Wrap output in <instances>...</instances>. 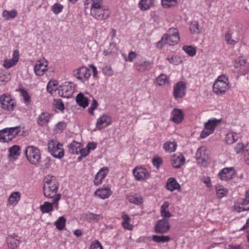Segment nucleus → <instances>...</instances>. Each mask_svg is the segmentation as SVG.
<instances>
[{"label": "nucleus", "mask_w": 249, "mask_h": 249, "mask_svg": "<svg viewBox=\"0 0 249 249\" xmlns=\"http://www.w3.org/2000/svg\"><path fill=\"white\" fill-rule=\"evenodd\" d=\"M58 183L56 178L48 175L44 178L43 191L44 196L48 198H53V204L55 205L61 197V195L57 194Z\"/></svg>", "instance_id": "obj_1"}, {"label": "nucleus", "mask_w": 249, "mask_h": 249, "mask_svg": "<svg viewBox=\"0 0 249 249\" xmlns=\"http://www.w3.org/2000/svg\"><path fill=\"white\" fill-rule=\"evenodd\" d=\"M90 15L98 20H104L108 18L110 13L104 0H91Z\"/></svg>", "instance_id": "obj_2"}, {"label": "nucleus", "mask_w": 249, "mask_h": 249, "mask_svg": "<svg viewBox=\"0 0 249 249\" xmlns=\"http://www.w3.org/2000/svg\"><path fill=\"white\" fill-rule=\"evenodd\" d=\"M230 87L229 77L225 74L218 76L213 86V92L217 95L225 93Z\"/></svg>", "instance_id": "obj_3"}, {"label": "nucleus", "mask_w": 249, "mask_h": 249, "mask_svg": "<svg viewBox=\"0 0 249 249\" xmlns=\"http://www.w3.org/2000/svg\"><path fill=\"white\" fill-rule=\"evenodd\" d=\"M24 154L28 162L33 165L38 164L41 160V151L36 146L29 145L26 147Z\"/></svg>", "instance_id": "obj_4"}, {"label": "nucleus", "mask_w": 249, "mask_h": 249, "mask_svg": "<svg viewBox=\"0 0 249 249\" xmlns=\"http://www.w3.org/2000/svg\"><path fill=\"white\" fill-rule=\"evenodd\" d=\"M179 41V36L178 29L170 28L166 35H164L160 40L158 43V46L160 45L168 44L174 45Z\"/></svg>", "instance_id": "obj_5"}, {"label": "nucleus", "mask_w": 249, "mask_h": 249, "mask_svg": "<svg viewBox=\"0 0 249 249\" xmlns=\"http://www.w3.org/2000/svg\"><path fill=\"white\" fill-rule=\"evenodd\" d=\"M49 152L55 158L60 159L64 156V150L62 143L57 140H52L48 142Z\"/></svg>", "instance_id": "obj_6"}, {"label": "nucleus", "mask_w": 249, "mask_h": 249, "mask_svg": "<svg viewBox=\"0 0 249 249\" xmlns=\"http://www.w3.org/2000/svg\"><path fill=\"white\" fill-rule=\"evenodd\" d=\"M20 131L19 126L4 128L0 131V142H7L12 141Z\"/></svg>", "instance_id": "obj_7"}, {"label": "nucleus", "mask_w": 249, "mask_h": 249, "mask_svg": "<svg viewBox=\"0 0 249 249\" xmlns=\"http://www.w3.org/2000/svg\"><path fill=\"white\" fill-rule=\"evenodd\" d=\"M221 119H217L215 118H212L205 123L204 127L200 134V138L204 139L212 134L216 127L221 122Z\"/></svg>", "instance_id": "obj_8"}, {"label": "nucleus", "mask_w": 249, "mask_h": 249, "mask_svg": "<svg viewBox=\"0 0 249 249\" xmlns=\"http://www.w3.org/2000/svg\"><path fill=\"white\" fill-rule=\"evenodd\" d=\"M74 76L83 83L88 82L91 75V72L89 69L86 67H81L73 71Z\"/></svg>", "instance_id": "obj_9"}, {"label": "nucleus", "mask_w": 249, "mask_h": 249, "mask_svg": "<svg viewBox=\"0 0 249 249\" xmlns=\"http://www.w3.org/2000/svg\"><path fill=\"white\" fill-rule=\"evenodd\" d=\"M48 61L44 58L37 60L34 66V71L36 75L42 76L48 70Z\"/></svg>", "instance_id": "obj_10"}, {"label": "nucleus", "mask_w": 249, "mask_h": 249, "mask_svg": "<svg viewBox=\"0 0 249 249\" xmlns=\"http://www.w3.org/2000/svg\"><path fill=\"white\" fill-rule=\"evenodd\" d=\"M74 91L73 83L70 82H65L60 86L58 89V93L62 97L64 98L71 97Z\"/></svg>", "instance_id": "obj_11"}, {"label": "nucleus", "mask_w": 249, "mask_h": 249, "mask_svg": "<svg viewBox=\"0 0 249 249\" xmlns=\"http://www.w3.org/2000/svg\"><path fill=\"white\" fill-rule=\"evenodd\" d=\"M133 174L136 180H145L150 177V173L147 169L141 166H137L133 170Z\"/></svg>", "instance_id": "obj_12"}, {"label": "nucleus", "mask_w": 249, "mask_h": 249, "mask_svg": "<svg viewBox=\"0 0 249 249\" xmlns=\"http://www.w3.org/2000/svg\"><path fill=\"white\" fill-rule=\"evenodd\" d=\"M0 103L1 107L8 111L13 110L16 105L14 99L5 95H2L0 97Z\"/></svg>", "instance_id": "obj_13"}, {"label": "nucleus", "mask_w": 249, "mask_h": 249, "mask_svg": "<svg viewBox=\"0 0 249 249\" xmlns=\"http://www.w3.org/2000/svg\"><path fill=\"white\" fill-rule=\"evenodd\" d=\"M186 84L182 81L178 82L174 87L173 95L174 98L176 99L182 98L186 94Z\"/></svg>", "instance_id": "obj_14"}, {"label": "nucleus", "mask_w": 249, "mask_h": 249, "mask_svg": "<svg viewBox=\"0 0 249 249\" xmlns=\"http://www.w3.org/2000/svg\"><path fill=\"white\" fill-rule=\"evenodd\" d=\"M109 172V168L107 167H103L101 168L95 175L93 182L96 186L101 185L103 180L107 177Z\"/></svg>", "instance_id": "obj_15"}, {"label": "nucleus", "mask_w": 249, "mask_h": 249, "mask_svg": "<svg viewBox=\"0 0 249 249\" xmlns=\"http://www.w3.org/2000/svg\"><path fill=\"white\" fill-rule=\"evenodd\" d=\"M19 53L17 50H15L12 54L11 59L6 58L3 62L2 66L6 69H9L16 66L19 59Z\"/></svg>", "instance_id": "obj_16"}, {"label": "nucleus", "mask_w": 249, "mask_h": 249, "mask_svg": "<svg viewBox=\"0 0 249 249\" xmlns=\"http://www.w3.org/2000/svg\"><path fill=\"white\" fill-rule=\"evenodd\" d=\"M112 123L111 117L107 114H103L100 116L96 123V127L98 130H101L105 128Z\"/></svg>", "instance_id": "obj_17"}, {"label": "nucleus", "mask_w": 249, "mask_h": 249, "mask_svg": "<svg viewBox=\"0 0 249 249\" xmlns=\"http://www.w3.org/2000/svg\"><path fill=\"white\" fill-rule=\"evenodd\" d=\"M196 158L197 162L203 164L209 159V152L207 148L205 146H201L197 149Z\"/></svg>", "instance_id": "obj_18"}, {"label": "nucleus", "mask_w": 249, "mask_h": 249, "mask_svg": "<svg viewBox=\"0 0 249 249\" xmlns=\"http://www.w3.org/2000/svg\"><path fill=\"white\" fill-rule=\"evenodd\" d=\"M236 31L234 29H228L225 35V40L227 43L229 45H234L240 39L238 34L234 36Z\"/></svg>", "instance_id": "obj_19"}, {"label": "nucleus", "mask_w": 249, "mask_h": 249, "mask_svg": "<svg viewBox=\"0 0 249 249\" xmlns=\"http://www.w3.org/2000/svg\"><path fill=\"white\" fill-rule=\"evenodd\" d=\"M234 170L232 167H226L220 171L218 176L221 180L227 181L232 178Z\"/></svg>", "instance_id": "obj_20"}, {"label": "nucleus", "mask_w": 249, "mask_h": 249, "mask_svg": "<svg viewBox=\"0 0 249 249\" xmlns=\"http://www.w3.org/2000/svg\"><path fill=\"white\" fill-rule=\"evenodd\" d=\"M112 194L111 187L109 186H103L96 190L94 192L95 196L102 199L108 198Z\"/></svg>", "instance_id": "obj_21"}, {"label": "nucleus", "mask_w": 249, "mask_h": 249, "mask_svg": "<svg viewBox=\"0 0 249 249\" xmlns=\"http://www.w3.org/2000/svg\"><path fill=\"white\" fill-rule=\"evenodd\" d=\"M171 161L173 166L178 169L184 164L185 159L181 153H177L172 156Z\"/></svg>", "instance_id": "obj_22"}, {"label": "nucleus", "mask_w": 249, "mask_h": 249, "mask_svg": "<svg viewBox=\"0 0 249 249\" xmlns=\"http://www.w3.org/2000/svg\"><path fill=\"white\" fill-rule=\"evenodd\" d=\"M170 229V224L167 219H163L157 221L155 226V231L158 233H166Z\"/></svg>", "instance_id": "obj_23"}, {"label": "nucleus", "mask_w": 249, "mask_h": 249, "mask_svg": "<svg viewBox=\"0 0 249 249\" xmlns=\"http://www.w3.org/2000/svg\"><path fill=\"white\" fill-rule=\"evenodd\" d=\"M184 118V114L181 109L175 108L171 113L170 119L174 123L178 124L181 123Z\"/></svg>", "instance_id": "obj_24"}, {"label": "nucleus", "mask_w": 249, "mask_h": 249, "mask_svg": "<svg viewBox=\"0 0 249 249\" xmlns=\"http://www.w3.org/2000/svg\"><path fill=\"white\" fill-rule=\"evenodd\" d=\"M153 63L145 60L142 59L134 64L135 69L140 72L149 71L152 68Z\"/></svg>", "instance_id": "obj_25"}, {"label": "nucleus", "mask_w": 249, "mask_h": 249, "mask_svg": "<svg viewBox=\"0 0 249 249\" xmlns=\"http://www.w3.org/2000/svg\"><path fill=\"white\" fill-rule=\"evenodd\" d=\"M20 237L15 233L9 235L6 238V243L9 248L15 249L19 245Z\"/></svg>", "instance_id": "obj_26"}, {"label": "nucleus", "mask_w": 249, "mask_h": 249, "mask_svg": "<svg viewBox=\"0 0 249 249\" xmlns=\"http://www.w3.org/2000/svg\"><path fill=\"white\" fill-rule=\"evenodd\" d=\"M9 158L10 160H16L20 154V147L17 145H14L8 149Z\"/></svg>", "instance_id": "obj_27"}, {"label": "nucleus", "mask_w": 249, "mask_h": 249, "mask_svg": "<svg viewBox=\"0 0 249 249\" xmlns=\"http://www.w3.org/2000/svg\"><path fill=\"white\" fill-rule=\"evenodd\" d=\"M21 198V194L19 192H13L10 195L8 198V204L15 206L19 202Z\"/></svg>", "instance_id": "obj_28"}, {"label": "nucleus", "mask_w": 249, "mask_h": 249, "mask_svg": "<svg viewBox=\"0 0 249 249\" xmlns=\"http://www.w3.org/2000/svg\"><path fill=\"white\" fill-rule=\"evenodd\" d=\"M126 197L130 203L135 205H140L143 202V197L138 194L128 195Z\"/></svg>", "instance_id": "obj_29"}, {"label": "nucleus", "mask_w": 249, "mask_h": 249, "mask_svg": "<svg viewBox=\"0 0 249 249\" xmlns=\"http://www.w3.org/2000/svg\"><path fill=\"white\" fill-rule=\"evenodd\" d=\"M155 0H141L138 7L143 11H147L154 6Z\"/></svg>", "instance_id": "obj_30"}, {"label": "nucleus", "mask_w": 249, "mask_h": 249, "mask_svg": "<svg viewBox=\"0 0 249 249\" xmlns=\"http://www.w3.org/2000/svg\"><path fill=\"white\" fill-rule=\"evenodd\" d=\"M166 188L168 190L173 192L180 189V185L174 178H170L166 182Z\"/></svg>", "instance_id": "obj_31"}, {"label": "nucleus", "mask_w": 249, "mask_h": 249, "mask_svg": "<svg viewBox=\"0 0 249 249\" xmlns=\"http://www.w3.org/2000/svg\"><path fill=\"white\" fill-rule=\"evenodd\" d=\"M51 115L48 112H42L37 118V123L39 126H45L48 124Z\"/></svg>", "instance_id": "obj_32"}, {"label": "nucleus", "mask_w": 249, "mask_h": 249, "mask_svg": "<svg viewBox=\"0 0 249 249\" xmlns=\"http://www.w3.org/2000/svg\"><path fill=\"white\" fill-rule=\"evenodd\" d=\"M76 101L77 104L83 108L87 107L89 104L88 98L82 93L77 94Z\"/></svg>", "instance_id": "obj_33"}, {"label": "nucleus", "mask_w": 249, "mask_h": 249, "mask_svg": "<svg viewBox=\"0 0 249 249\" xmlns=\"http://www.w3.org/2000/svg\"><path fill=\"white\" fill-rule=\"evenodd\" d=\"M169 204L167 201H164L160 207L161 216L163 219L169 218L171 216V213L169 211Z\"/></svg>", "instance_id": "obj_34"}, {"label": "nucleus", "mask_w": 249, "mask_h": 249, "mask_svg": "<svg viewBox=\"0 0 249 249\" xmlns=\"http://www.w3.org/2000/svg\"><path fill=\"white\" fill-rule=\"evenodd\" d=\"M177 147V142H166L163 144V148L168 153L174 152L176 150Z\"/></svg>", "instance_id": "obj_35"}, {"label": "nucleus", "mask_w": 249, "mask_h": 249, "mask_svg": "<svg viewBox=\"0 0 249 249\" xmlns=\"http://www.w3.org/2000/svg\"><path fill=\"white\" fill-rule=\"evenodd\" d=\"M155 83L159 86L168 85L169 78L166 75L162 73L156 78Z\"/></svg>", "instance_id": "obj_36"}, {"label": "nucleus", "mask_w": 249, "mask_h": 249, "mask_svg": "<svg viewBox=\"0 0 249 249\" xmlns=\"http://www.w3.org/2000/svg\"><path fill=\"white\" fill-rule=\"evenodd\" d=\"M238 137L235 132L231 131L229 132L225 138L226 142L229 144H232L237 141Z\"/></svg>", "instance_id": "obj_37"}, {"label": "nucleus", "mask_w": 249, "mask_h": 249, "mask_svg": "<svg viewBox=\"0 0 249 249\" xmlns=\"http://www.w3.org/2000/svg\"><path fill=\"white\" fill-rule=\"evenodd\" d=\"M81 147L80 143L73 141L69 146V151L73 154L78 155L79 153Z\"/></svg>", "instance_id": "obj_38"}, {"label": "nucleus", "mask_w": 249, "mask_h": 249, "mask_svg": "<svg viewBox=\"0 0 249 249\" xmlns=\"http://www.w3.org/2000/svg\"><path fill=\"white\" fill-rule=\"evenodd\" d=\"M18 15L17 10L14 9L11 11L3 10L2 13V17L6 20L14 18Z\"/></svg>", "instance_id": "obj_39"}, {"label": "nucleus", "mask_w": 249, "mask_h": 249, "mask_svg": "<svg viewBox=\"0 0 249 249\" xmlns=\"http://www.w3.org/2000/svg\"><path fill=\"white\" fill-rule=\"evenodd\" d=\"M86 218L89 222H94L97 223L102 216L100 214H95L89 212H87L85 214Z\"/></svg>", "instance_id": "obj_40"}, {"label": "nucleus", "mask_w": 249, "mask_h": 249, "mask_svg": "<svg viewBox=\"0 0 249 249\" xmlns=\"http://www.w3.org/2000/svg\"><path fill=\"white\" fill-rule=\"evenodd\" d=\"M53 202H45L43 205L39 207L40 210L43 213H48L53 211Z\"/></svg>", "instance_id": "obj_41"}, {"label": "nucleus", "mask_w": 249, "mask_h": 249, "mask_svg": "<svg viewBox=\"0 0 249 249\" xmlns=\"http://www.w3.org/2000/svg\"><path fill=\"white\" fill-rule=\"evenodd\" d=\"M166 59L170 63L174 65H178L182 61L181 58L177 55H168Z\"/></svg>", "instance_id": "obj_42"}, {"label": "nucleus", "mask_w": 249, "mask_h": 249, "mask_svg": "<svg viewBox=\"0 0 249 249\" xmlns=\"http://www.w3.org/2000/svg\"><path fill=\"white\" fill-rule=\"evenodd\" d=\"M58 82L56 80H51L49 82L47 86V91L53 94V92L57 89Z\"/></svg>", "instance_id": "obj_43"}, {"label": "nucleus", "mask_w": 249, "mask_h": 249, "mask_svg": "<svg viewBox=\"0 0 249 249\" xmlns=\"http://www.w3.org/2000/svg\"><path fill=\"white\" fill-rule=\"evenodd\" d=\"M66 219L64 216L59 217L55 222L54 225L58 230L60 231L63 230L66 225Z\"/></svg>", "instance_id": "obj_44"}, {"label": "nucleus", "mask_w": 249, "mask_h": 249, "mask_svg": "<svg viewBox=\"0 0 249 249\" xmlns=\"http://www.w3.org/2000/svg\"><path fill=\"white\" fill-rule=\"evenodd\" d=\"M178 0H161L162 6L164 8H168L176 6Z\"/></svg>", "instance_id": "obj_45"}, {"label": "nucleus", "mask_w": 249, "mask_h": 249, "mask_svg": "<svg viewBox=\"0 0 249 249\" xmlns=\"http://www.w3.org/2000/svg\"><path fill=\"white\" fill-rule=\"evenodd\" d=\"M10 74L5 71L0 70V85H4L10 80Z\"/></svg>", "instance_id": "obj_46"}, {"label": "nucleus", "mask_w": 249, "mask_h": 249, "mask_svg": "<svg viewBox=\"0 0 249 249\" xmlns=\"http://www.w3.org/2000/svg\"><path fill=\"white\" fill-rule=\"evenodd\" d=\"M152 239L157 243H165L169 242L170 240V238L168 236L154 235L152 236Z\"/></svg>", "instance_id": "obj_47"}, {"label": "nucleus", "mask_w": 249, "mask_h": 249, "mask_svg": "<svg viewBox=\"0 0 249 249\" xmlns=\"http://www.w3.org/2000/svg\"><path fill=\"white\" fill-rule=\"evenodd\" d=\"M123 219L122 225L126 229L131 230L133 228L132 225L129 224L130 217L127 214H124L122 216Z\"/></svg>", "instance_id": "obj_48"}, {"label": "nucleus", "mask_w": 249, "mask_h": 249, "mask_svg": "<svg viewBox=\"0 0 249 249\" xmlns=\"http://www.w3.org/2000/svg\"><path fill=\"white\" fill-rule=\"evenodd\" d=\"M216 194L218 198H222L226 196L228 194V190L222 186H217L216 187Z\"/></svg>", "instance_id": "obj_49"}, {"label": "nucleus", "mask_w": 249, "mask_h": 249, "mask_svg": "<svg viewBox=\"0 0 249 249\" xmlns=\"http://www.w3.org/2000/svg\"><path fill=\"white\" fill-rule=\"evenodd\" d=\"M63 8V5L57 2L54 3L52 6L51 10L54 14L58 15L62 11Z\"/></svg>", "instance_id": "obj_50"}, {"label": "nucleus", "mask_w": 249, "mask_h": 249, "mask_svg": "<svg viewBox=\"0 0 249 249\" xmlns=\"http://www.w3.org/2000/svg\"><path fill=\"white\" fill-rule=\"evenodd\" d=\"M20 93L22 97L24 103L26 105H29L31 103V97L26 90H20Z\"/></svg>", "instance_id": "obj_51"}, {"label": "nucleus", "mask_w": 249, "mask_h": 249, "mask_svg": "<svg viewBox=\"0 0 249 249\" xmlns=\"http://www.w3.org/2000/svg\"><path fill=\"white\" fill-rule=\"evenodd\" d=\"M102 72L105 75L108 77L112 76L114 74L113 71L109 65L105 66L102 68Z\"/></svg>", "instance_id": "obj_52"}, {"label": "nucleus", "mask_w": 249, "mask_h": 249, "mask_svg": "<svg viewBox=\"0 0 249 249\" xmlns=\"http://www.w3.org/2000/svg\"><path fill=\"white\" fill-rule=\"evenodd\" d=\"M182 49L190 56H194L196 53V49L192 46H184Z\"/></svg>", "instance_id": "obj_53"}, {"label": "nucleus", "mask_w": 249, "mask_h": 249, "mask_svg": "<svg viewBox=\"0 0 249 249\" xmlns=\"http://www.w3.org/2000/svg\"><path fill=\"white\" fill-rule=\"evenodd\" d=\"M246 63V60L243 57H240L235 61L234 67L235 68H239L244 67Z\"/></svg>", "instance_id": "obj_54"}, {"label": "nucleus", "mask_w": 249, "mask_h": 249, "mask_svg": "<svg viewBox=\"0 0 249 249\" xmlns=\"http://www.w3.org/2000/svg\"><path fill=\"white\" fill-rule=\"evenodd\" d=\"M190 30L192 34H198L200 32L198 23L197 22H193L190 27Z\"/></svg>", "instance_id": "obj_55"}, {"label": "nucleus", "mask_w": 249, "mask_h": 249, "mask_svg": "<svg viewBox=\"0 0 249 249\" xmlns=\"http://www.w3.org/2000/svg\"><path fill=\"white\" fill-rule=\"evenodd\" d=\"M66 127V123L64 122H59L57 123L54 127L55 131L56 133L62 132Z\"/></svg>", "instance_id": "obj_56"}, {"label": "nucleus", "mask_w": 249, "mask_h": 249, "mask_svg": "<svg viewBox=\"0 0 249 249\" xmlns=\"http://www.w3.org/2000/svg\"><path fill=\"white\" fill-rule=\"evenodd\" d=\"M98 102H97V101L95 99H93L92 102L90 105V106L88 109L89 112L90 114H91V115L94 114V110L95 109H96V108L98 107Z\"/></svg>", "instance_id": "obj_57"}, {"label": "nucleus", "mask_w": 249, "mask_h": 249, "mask_svg": "<svg viewBox=\"0 0 249 249\" xmlns=\"http://www.w3.org/2000/svg\"><path fill=\"white\" fill-rule=\"evenodd\" d=\"M249 207H244L239 203H238V202L234 204V209L235 211H236L238 213H240L243 211H246L249 210Z\"/></svg>", "instance_id": "obj_58"}, {"label": "nucleus", "mask_w": 249, "mask_h": 249, "mask_svg": "<svg viewBox=\"0 0 249 249\" xmlns=\"http://www.w3.org/2000/svg\"><path fill=\"white\" fill-rule=\"evenodd\" d=\"M55 108L60 111L63 110L64 109V104L62 103L61 99H56L54 101Z\"/></svg>", "instance_id": "obj_59"}, {"label": "nucleus", "mask_w": 249, "mask_h": 249, "mask_svg": "<svg viewBox=\"0 0 249 249\" xmlns=\"http://www.w3.org/2000/svg\"><path fill=\"white\" fill-rule=\"evenodd\" d=\"M238 203L244 207H249V198L245 197L244 199H239L238 201Z\"/></svg>", "instance_id": "obj_60"}, {"label": "nucleus", "mask_w": 249, "mask_h": 249, "mask_svg": "<svg viewBox=\"0 0 249 249\" xmlns=\"http://www.w3.org/2000/svg\"><path fill=\"white\" fill-rule=\"evenodd\" d=\"M245 148L244 144L242 143H238L237 145L234 147V151L237 154L242 152Z\"/></svg>", "instance_id": "obj_61"}, {"label": "nucleus", "mask_w": 249, "mask_h": 249, "mask_svg": "<svg viewBox=\"0 0 249 249\" xmlns=\"http://www.w3.org/2000/svg\"><path fill=\"white\" fill-rule=\"evenodd\" d=\"M89 249H103L101 243L98 241H95L91 244Z\"/></svg>", "instance_id": "obj_62"}, {"label": "nucleus", "mask_w": 249, "mask_h": 249, "mask_svg": "<svg viewBox=\"0 0 249 249\" xmlns=\"http://www.w3.org/2000/svg\"><path fill=\"white\" fill-rule=\"evenodd\" d=\"M137 57V53L134 52H129L128 57L125 58V61L132 62Z\"/></svg>", "instance_id": "obj_63"}, {"label": "nucleus", "mask_w": 249, "mask_h": 249, "mask_svg": "<svg viewBox=\"0 0 249 249\" xmlns=\"http://www.w3.org/2000/svg\"><path fill=\"white\" fill-rule=\"evenodd\" d=\"M162 163V160L160 158H154L153 160V163L155 167L159 168Z\"/></svg>", "instance_id": "obj_64"}]
</instances>
